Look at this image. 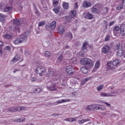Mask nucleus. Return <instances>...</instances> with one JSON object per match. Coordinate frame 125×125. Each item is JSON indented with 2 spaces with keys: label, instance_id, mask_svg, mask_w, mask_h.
Masks as SVG:
<instances>
[{
  "label": "nucleus",
  "instance_id": "49530a36",
  "mask_svg": "<svg viewBox=\"0 0 125 125\" xmlns=\"http://www.w3.org/2000/svg\"><path fill=\"white\" fill-rule=\"evenodd\" d=\"M0 9L2 11H3V9H4V7H3V3H0Z\"/></svg>",
  "mask_w": 125,
  "mask_h": 125
},
{
  "label": "nucleus",
  "instance_id": "39448f33",
  "mask_svg": "<svg viewBox=\"0 0 125 125\" xmlns=\"http://www.w3.org/2000/svg\"><path fill=\"white\" fill-rule=\"evenodd\" d=\"M77 15V10H73L69 13V16H67L65 17L67 22H72V20H74V17Z\"/></svg>",
  "mask_w": 125,
  "mask_h": 125
},
{
  "label": "nucleus",
  "instance_id": "e433bc0d",
  "mask_svg": "<svg viewBox=\"0 0 125 125\" xmlns=\"http://www.w3.org/2000/svg\"><path fill=\"white\" fill-rule=\"evenodd\" d=\"M79 96V92H74L72 93V96L73 97H77Z\"/></svg>",
  "mask_w": 125,
  "mask_h": 125
},
{
  "label": "nucleus",
  "instance_id": "69168bd1",
  "mask_svg": "<svg viewBox=\"0 0 125 125\" xmlns=\"http://www.w3.org/2000/svg\"><path fill=\"white\" fill-rule=\"evenodd\" d=\"M111 64H112V62H107V66L108 67H110L111 66Z\"/></svg>",
  "mask_w": 125,
  "mask_h": 125
},
{
  "label": "nucleus",
  "instance_id": "680f3d73",
  "mask_svg": "<svg viewBox=\"0 0 125 125\" xmlns=\"http://www.w3.org/2000/svg\"><path fill=\"white\" fill-rule=\"evenodd\" d=\"M86 81L85 79H84L82 81V84H83H83H85V83H86Z\"/></svg>",
  "mask_w": 125,
  "mask_h": 125
},
{
  "label": "nucleus",
  "instance_id": "393cba45",
  "mask_svg": "<svg viewBox=\"0 0 125 125\" xmlns=\"http://www.w3.org/2000/svg\"><path fill=\"white\" fill-rule=\"evenodd\" d=\"M81 71L83 74H87V72H88V69H87V68L86 67H82L81 68Z\"/></svg>",
  "mask_w": 125,
  "mask_h": 125
},
{
  "label": "nucleus",
  "instance_id": "6e6d98bb",
  "mask_svg": "<svg viewBox=\"0 0 125 125\" xmlns=\"http://www.w3.org/2000/svg\"><path fill=\"white\" fill-rule=\"evenodd\" d=\"M104 104H105V105L106 106V107H110V106H111V104H110L107 102H104Z\"/></svg>",
  "mask_w": 125,
  "mask_h": 125
},
{
  "label": "nucleus",
  "instance_id": "a878e982",
  "mask_svg": "<svg viewBox=\"0 0 125 125\" xmlns=\"http://www.w3.org/2000/svg\"><path fill=\"white\" fill-rule=\"evenodd\" d=\"M65 37L69 39V41H71L73 39V34L71 32H68L66 34Z\"/></svg>",
  "mask_w": 125,
  "mask_h": 125
},
{
  "label": "nucleus",
  "instance_id": "6e6552de",
  "mask_svg": "<svg viewBox=\"0 0 125 125\" xmlns=\"http://www.w3.org/2000/svg\"><path fill=\"white\" fill-rule=\"evenodd\" d=\"M13 11V6L12 5H6L3 9V12H8L9 14Z\"/></svg>",
  "mask_w": 125,
  "mask_h": 125
},
{
  "label": "nucleus",
  "instance_id": "473e14b6",
  "mask_svg": "<svg viewBox=\"0 0 125 125\" xmlns=\"http://www.w3.org/2000/svg\"><path fill=\"white\" fill-rule=\"evenodd\" d=\"M59 4V2L56 0H53V5L54 7H56Z\"/></svg>",
  "mask_w": 125,
  "mask_h": 125
},
{
  "label": "nucleus",
  "instance_id": "0eeeda50",
  "mask_svg": "<svg viewBox=\"0 0 125 125\" xmlns=\"http://www.w3.org/2000/svg\"><path fill=\"white\" fill-rule=\"evenodd\" d=\"M46 71V69L45 67L42 66H38L36 69L37 74H39L40 75L43 74V73H45Z\"/></svg>",
  "mask_w": 125,
  "mask_h": 125
},
{
  "label": "nucleus",
  "instance_id": "c756f323",
  "mask_svg": "<svg viewBox=\"0 0 125 125\" xmlns=\"http://www.w3.org/2000/svg\"><path fill=\"white\" fill-rule=\"evenodd\" d=\"M118 92L117 90H115L111 92L110 94H111L112 96H110V97H113L115 96H117V94H118Z\"/></svg>",
  "mask_w": 125,
  "mask_h": 125
},
{
  "label": "nucleus",
  "instance_id": "c9c22d12",
  "mask_svg": "<svg viewBox=\"0 0 125 125\" xmlns=\"http://www.w3.org/2000/svg\"><path fill=\"white\" fill-rule=\"evenodd\" d=\"M45 24V21H43L41 22H39L38 23L39 27H42Z\"/></svg>",
  "mask_w": 125,
  "mask_h": 125
},
{
  "label": "nucleus",
  "instance_id": "5fc2aeb1",
  "mask_svg": "<svg viewBox=\"0 0 125 125\" xmlns=\"http://www.w3.org/2000/svg\"><path fill=\"white\" fill-rule=\"evenodd\" d=\"M104 13H108V7L104 8Z\"/></svg>",
  "mask_w": 125,
  "mask_h": 125
},
{
  "label": "nucleus",
  "instance_id": "58836bf2",
  "mask_svg": "<svg viewBox=\"0 0 125 125\" xmlns=\"http://www.w3.org/2000/svg\"><path fill=\"white\" fill-rule=\"evenodd\" d=\"M22 110H26L25 106H18V111H21Z\"/></svg>",
  "mask_w": 125,
  "mask_h": 125
},
{
  "label": "nucleus",
  "instance_id": "bb28decb",
  "mask_svg": "<svg viewBox=\"0 0 125 125\" xmlns=\"http://www.w3.org/2000/svg\"><path fill=\"white\" fill-rule=\"evenodd\" d=\"M87 44H88V42H84L82 45V50H85V49H86Z\"/></svg>",
  "mask_w": 125,
  "mask_h": 125
},
{
  "label": "nucleus",
  "instance_id": "aec40b11",
  "mask_svg": "<svg viewBox=\"0 0 125 125\" xmlns=\"http://www.w3.org/2000/svg\"><path fill=\"white\" fill-rule=\"evenodd\" d=\"M58 32L59 34H62L64 32H65V29H64V27L62 25H60L59 26V28H58Z\"/></svg>",
  "mask_w": 125,
  "mask_h": 125
},
{
  "label": "nucleus",
  "instance_id": "423d86ee",
  "mask_svg": "<svg viewBox=\"0 0 125 125\" xmlns=\"http://www.w3.org/2000/svg\"><path fill=\"white\" fill-rule=\"evenodd\" d=\"M101 6H98V5L96 4L91 8V11L93 14H97L101 12Z\"/></svg>",
  "mask_w": 125,
  "mask_h": 125
},
{
  "label": "nucleus",
  "instance_id": "4c0bfd02",
  "mask_svg": "<svg viewBox=\"0 0 125 125\" xmlns=\"http://www.w3.org/2000/svg\"><path fill=\"white\" fill-rule=\"evenodd\" d=\"M62 59H63V57L62 56V55H61L60 56L58 57L57 60V62H58V63H60V62H61Z\"/></svg>",
  "mask_w": 125,
  "mask_h": 125
},
{
  "label": "nucleus",
  "instance_id": "13d9d810",
  "mask_svg": "<svg viewBox=\"0 0 125 125\" xmlns=\"http://www.w3.org/2000/svg\"><path fill=\"white\" fill-rule=\"evenodd\" d=\"M85 81H86V82H88V81H90V80H91V77H87L86 78L84 79Z\"/></svg>",
  "mask_w": 125,
  "mask_h": 125
},
{
  "label": "nucleus",
  "instance_id": "20e7f679",
  "mask_svg": "<svg viewBox=\"0 0 125 125\" xmlns=\"http://www.w3.org/2000/svg\"><path fill=\"white\" fill-rule=\"evenodd\" d=\"M120 43H117L115 45L116 49H118L116 55L119 58L122 57V56L125 58V52H124L123 48H120Z\"/></svg>",
  "mask_w": 125,
  "mask_h": 125
},
{
  "label": "nucleus",
  "instance_id": "1a4fd4ad",
  "mask_svg": "<svg viewBox=\"0 0 125 125\" xmlns=\"http://www.w3.org/2000/svg\"><path fill=\"white\" fill-rule=\"evenodd\" d=\"M74 67L72 65H68L66 67V72L69 76L74 75Z\"/></svg>",
  "mask_w": 125,
  "mask_h": 125
},
{
  "label": "nucleus",
  "instance_id": "2f4dec72",
  "mask_svg": "<svg viewBox=\"0 0 125 125\" xmlns=\"http://www.w3.org/2000/svg\"><path fill=\"white\" fill-rule=\"evenodd\" d=\"M3 37L4 39H6V40H11L12 39L11 35L7 34L4 35Z\"/></svg>",
  "mask_w": 125,
  "mask_h": 125
},
{
  "label": "nucleus",
  "instance_id": "dca6fc26",
  "mask_svg": "<svg viewBox=\"0 0 125 125\" xmlns=\"http://www.w3.org/2000/svg\"><path fill=\"white\" fill-rule=\"evenodd\" d=\"M121 27L119 26H116L114 27L113 33L115 36H117V34H118L119 32L121 31Z\"/></svg>",
  "mask_w": 125,
  "mask_h": 125
},
{
  "label": "nucleus",
  "instance_id": "b1692460",
  "mask_svg": "<svg viewBox=\"0 0 125 125\" xmlns=\"http://www.w3.org/2000/svg\"><path fill=\"white\" fill-rule=\"evenodd\" d=\"M25 120H26V119H25V118L21 117V118H20L19 119H16L14 120V121L16 123H23V122H25Z\"/></svg>",
  "mask_w": 125,
  "mask_h": 125
},
{
  "label": "nucleus",
  "instance_id": "338daca9",
  "mask_svg": "<svg viewBox=\"0 0 125 125\" xmlns=\"http://www.w3.org/2000/svg\"><path fill=\"white\" fill-rule=\"evenodd\" d=\"M53 117H58L59 115L57 114H54L52 115Z\"/></svg>",
  "mask_w": 125,
  "mask_h": 125
},
{
  "label": "nucleus",
  "instance_id": "72a5a7b5",
  "mask_svg": "<svg viewBox=\"0 0 125 125\" xmlns=\"http://www.w3.org/2000/svg\"><path fill=\"white\" fill-rule=\"evenodd\" d=\"M104 88V85L102 84L97 87V90L98 91H101Z\"/></svg>",
  "mask_w": 125,
  "mask_h": 125
},
{
  "label": "nucleus",
  "instance_id": "cd10ccee",
  "mask_svg": "<svg viewBox=\"0 0 125 125\" xmlns=\"http://www.w3.org/2000/svg\"><path fill=\"white\" fill-rule=\"evenodd\" d=\"M120 62V60H119V59H116L112 62V64L113 66H117V65H118V64H119Z\"/></svg>",
  "mask_w": 125,
  "mask_h": 125
},
{
  "label": "nucleus",
  "instance_id": "4d7b16f0",
  "mask_svg": "<svg viewBox=\"0 0 125 125\" xmlns=\"http://www.w3.org/2000/svg\"><path fill=\"white\" fill-rule=\"evenodd\" d=\"M57 104H62V103H63L62 102V100H58L56 101Z\"/></svg>",
  "mask_w": 125,
  "mask_h": 125
},
{
  "label": "nucleus",
  "instance_id": "052dcab7",
  "mask_svg": "<svg viewBox=\"0 0 125 125\" xmlns=\"http://www.w3.org/2000/svg\"><path fill=\"white\" fill-rule=\"evenodd\" d=\"M64 121H65L66 122H71V118H66V119H64Z\"/></svg>",
  "mask_w": 125,
  "mask_h": 125
},
{
  "label": "nucleus",
  "instance_id": "09e8293b",
  "mask_svg": "<svg viewBox=\"0 0 125 125\" xmlns=\"http://www.w3.org/2000/svg\"><path fill=\"white\" fill-rule=\"evenodd\" d=\"M78 124L79 125H82V124H84V120L83 119L78 121Z\"/></svg>",
  "mask_w": 125,
  "mask_h": 125
},
{
  "label": "nucleus",
  "instance_id": "bf43d9fd",
  "mask_svg": "<svg viewBox=\"0 0 125 125\" xmlns=\"http://www.w3.org/2000/svg\"><path fill=\"white\" fill-rule=\"evenodd\" d=\"M114 23H115V21H112L110 22L109 24V27H111V26H112V25H114Z\"/></svg>",
  "mask_w": 125,
  "mask_h": 125
},
{
  "label": "nucleus",
  "instance_id": "5701e85b",
  "mask_svg": "<svg viewBox=\"0 0 125 125\" xmlns=\"http://www.w3.org/2000/svg\"><path fill=\"white\" fill-rule=\"evenodd\" d=\"M60 6L58 7H55L53 8V11L56 13V14H58V13L60 11Z\"/></svg>",
  "mask_w": 125,
  "mask_h": 125
},
{
  "label": "nucleus",
  "instance_id": "9b49d317",
  "mask_svg": "<svg viewBox=\"0 0 125 125\" xmlns=\"http://www.w3.org/2000/svg\"><path fill=\"white\" fill-rule=\"evenodd\" d=\"M110 50V46L108 45H105L103 46L102 48V53H104V54H107L109 52Z\"/></svg>",
  "mask_w": 125,
  "mask_h": 125
},
{
  "label": "nucleus",
  "instance_id": "3c124183",
  "mask_svg": "<svg viewBox=\"0 0 125 125\" xmlns=\"http://www.w3.org/2000/svg\"><path fill=\"white\" fill-rule=\"evenodd\" d=\"M74 7V9H78V7H79L78 3H77V2L75 3Z\"/></svg>",
  "mask_w": 125,
  "mask_h": 125
},
{
  "label": "nucleus",
  "instance_id": "ddd939ff",
  "mask_svg": "<svg viewBox=\"0 0 125 125\" xmlns=\"http://www.w3.org/2000/svg\"><path fill=\"white\" fill-rule=\"evenodd\" d=\"M47 89H48L49 90H50L51 91H54L56 90L57 88L56 87V84L53 83L50 86H47Z\"/></svg>",
  "mask_w": 125,
  "mask_h": 125
},
{
  "label": "nucleus",
  "instance_id": "f03ea898",
  "mask_svg": "<svg viewBox=\"0 0 125 125\" xmlns=\"http://www.w3.org/2000/svg\"><path fill=\"white\" fill-rule=\"evenodd\" d=\"M29 32L27 31L21 34V38H18L13 41L14 43L16 45H18L20 43H22L23 42H24V41H26V40H27V37L29 36Z\"/></svg>",
  "mask_w": 125,
  "mask_h": 125
},
{
  "label": "nucleus",
  "instance_id": "7c9ffc66",
  "mask_svg": "<svg viewBox=\"0 0 125 125\" xmlns=\"http://www.w3.org/2000/svg\"><path fill=\"white\" fill-rule=\"evenodd\" d=\"M4 19H5V16L3 15L2 14L0 13V22H4Z\"/></svg>",
  "mask_w": 125,
  "mask_h": 125
},
{
  "label": "nucleus",
  "instance_id": "864d4df0",
  "mask_svg": "<svg viewBox=\"0 0 125 125\" xmlns=\"http://www.w3.org/2000/svg\"><path fill=\"white\" fill-rule=\"evenodd\" d=\"M14 58L17 60L18 61H19L20 60V56L18 55H16L14 57Z\"/></svg>",
  "mask_w": 125,
  "mask_h": 125
},
{
  "label": "nucleus",
  "instance_id": "79ce46f5",
  "mask_svg": "<svg viewBox=\"0 0 125 125\" xmlns=\"http://www.w3.org/2000/svg\"><path fill=\"white\" fill-rule=\"evenodd\" d=\"M41 91H42V89H41V88H37L35 89V93H39Z\"/></svg>",
  "mask_w": 125,
  "mask_h": 125
},
{
  "label": "nucleus",
  "instance_id": "e2e57ef3",
  "mask_svg": "<svg viewBox=\"0 0 125 125\" xmlns=\"http://www.w3.org/2000/svg\"><path fill=\"white\" fill-rule=\"evenodd\" d=\"M104 24H105L104 25V26H105V29H106V30H107V21H104Z\"/></svg>",
  "mask_w": 125,
  "mask_h": 125
},
{
  "label": "nucleus",
  "instance_id": "9d476101",
  "mask_svg": "<svg viewBox=\"0 0 125 125\" xmlns=\"http://www.w3.org/2000/svg\"><path fill=\"white\" fill-rule=\"evenodd\" d=\"M83 15H84V18H85V19H87V20H91V19L93 18V15H92V14L89 12H84Z\"/></svg>",
  "mask_w": 125,
  "mask_h": 125
},
{
  "label": "nucleus",
  "instance_id": "de8ad7c7",
  "mask_svg": "<svg viewBox=\"0 0 125 125\" xmlns=\"http://www.w3.org/2000/svg\"><path fill=\"white\" fill-rule=\"evenodd\" d=\"M5 50H8V51H10L11 48L10 46H6L5 48Z\"/></svg>",
  "mask_w": 125,
  "mask_h": 125
},
{
  "label": "nucleus",
  "instance_id": "2eb2a0df",
  "mask_svg": "<svg viewBox=\"0 0 125 125\" xmlns=\"http://www.w3.org/2000/svg\"><path fill=\"white\" fill-rule=\"evenodd\" d=\"M47 75L49 77H52L53 75L55 76V71H54V69L49 68Z\"/></svg>",
  "mask_w": 125,
  "mask_h": 125
},
{
  "label": "nucleus",
  "instance_id": "0e129e2a",
  "mask_svg": "<svg viewBox=\"0 0 125 125\" xmlns=\"http://www.w3.org/2000/svg\"><path fill=\"white\" fill-rule=\"evenodd\" d=\"M123 6H125V0H122V2L121 4Z\"/></svg>",
  "mask_w": 125,
  "mask_h": 125
},
{
  "label": "nucleus",
  "instance_id": "a19ab883",
  "mask_svg": "<svg viewBox=\"0 0 125 125\" xmlns=\"http://www.w3.org/2000/svg\"><path fill=\"white\" fill-rule=\"evenodd\" d=\"M124 7V6L122 4H120L118 5V6L117 7L116 9L117 10H121Z\"/></svg>",
  "mask_w": 125,
  "mask_h": 125
},
{
  "label": "nucleus",
  "instance_id": "603ef678",
  "mask_svg": "<svg viewBox=\"0 0 125 125\" xmlns=\"http://www.w3.org/2000/svg\"><path fill=\"white\" fill-rule=\"evenodd\" d=\"M18 61V60H16V59L15 57H14L13 60L11 61L12 63H16V62H17Z\"/></svg>",
  "mask_w": 125,
  "mask_h": 125
},
{
  "label": "nucleus",
  "instance_id": "a211bd4d",
  "mask_svg": "<svg viewBox=\"0 0 125 125\" xmlns=\"http://www.w3.org/2000/svg\"><path fill=\"white\" fill-rule=\"evenodd\" d=\"M83 6L85 8H88V7H90V6H91V3L86 1H84L83 3Z\"/></svg>",
  "mask_w": 125,
  "mask_h": 125
},
{
  "label": "nucleus",
  "instance_id": "ea45409f",
  "mask_svg": "<svg viewBox=\"0 0 125 125\" xmlns=\"http://www.w3.org/2000/svg\"><path fill=\"white\" fill-rule=\"evenodd\" d=\"M95 67L97 69L99 68V67H100V62L99 61H97L96 62V64L95 65Z\"/></svg>",
  "mask_w": 125,
  "mask_h": 125
},
{
  "label": "nucleus",
  "instance_id": "c03bdc74",
  "mask_svg": "<svg viewBox=\"0 0 125 125\" xmlns=\"http://www.w3.org/2000/svg\"><path fill=\"white\" fill-rule=\"evenodd\" d=\"M110 40V35H107L104 39L105 42H108Z\"/></svg>",
  "mask_w": 125,
  "mask_h": 125
},
{
  "label": "nucleus",
  "instance_id": "f8f14e48",
  "mask_svg": "<svg viewBox=\"0 0 125 125\" xmlns=\"http://www.w3.org/2000/svg\"><path fill=\"white\" fill-rule=\"evenodd\" d=\"M7 30L8 32H20V28L19 27H14L12 29V26H10L7 28Z\"/></svg>",
  "mask_w": 125,
  "mask_h": 125
},
{
  "label": "nucleus",
  "instance_id": "f3484780",
  "mask_svg": "<svg viewBox=\"0 0 125 125\" xmlns=\"http://www.w3.org/2000/svg\"><path fill=\"white\" fill-rule=\"evenodd\" d=\"M120 35L122 36V37H125V24H123L121 25Z\"/></svg>",
  "mask_w": 125,
  "mask_h": 125
},
{
  "label": "nucleus",
  "instance_id": "6ab92c4d",
  "mask_svg": "<svg viewBox=\"0 0 125 125\" xmlns=\"http://www.w3.org/2000/svg\"><path fill=\"white\" fill-rule=\"evenodd\" d=\"M101 97H111L112 94L110 93L103 92L100 94Z\"/></svg>",
  "mask_w": 125,
  "mask_h": 125
},
{
  "label": "nucleus",
  "instance_id": "f257e3e1",
  "mask_svg": "<svg viewBox=\"0 0 125 125\" xmlns=\"http://www.w3.org/2000/svg\"><path fill=\"white\" fill-rule=\"evenodd\" d=\"M85 110L86 111H95V110H100L101 111H105L106 107L104 105L100 104H93L88 105L85 107Z\"/></svg>",
  "mask_w": 125,
  "mask_h": 125
},
{
  "label": "nucleus",
  "instance_id": "8fccbe9b",
  "mask_svg": "<svg viewBox=\"0 0 125 125\" xmlns=\"http://www.w3.org/2000/svg\"><path fill=\"white\" fill-rule=\"evenodd\" d=\"M77 121V117L70 118V122H76Z\"/></svg>",
  "mask_w": 125,
  "mask_h": 125
},
{
  "label": "nucleus",
  "instance_id": "c85d7f7f",
  "mask_svg": "<svg viewBox=\"0 0 125 125\" xmlns=\"http://www.w3.org/2000/svg\"><path fill=\"white\" fill-rule=\"evenodd\" d=\"M62 6L64 9H68V8H69V3L63 2Z\"/></svg>",
  "mask_w": 125,
  "mask_h": 125
},
{
  "label": "nucleus",
  "instance_id": "4468645a",
  "mask_svg": "<svg viewBox=\"0 0 125 125\" xmlns=\"http://www.w3.org/2000/svg\"><path fill=\"white\" fill-rule=\"evenodd\" d=\"M16 111H18V106H13L5 110V112H16Z\"/></svg>",
  "mask_w": 125,
  "mask_h": 125
},
{
  "label": "nucleus",
  "instance_id": "37998d69",
  "mask_svg": "<svg viewBox=\"0 0 125 125\" xmlns=\"http://www.w3.org/2000/svg\"><path fill=\"white\" fill-rule=\"evenodd\" d=\"M62 103H65L66 102H70V101H71V99H62Z\"/></svg>",
  "mask_w": 125,
  "mask_h": 125
},
{
  "label": "nucleus",
  "instance_id": "a18cd8bd",
  "mask_svg": "<svg viewBox=\"0 0 125 125\" xmlns=\"http://www.w3.org/2000/svg\"><path fill=\"white\" fill-rule=\"evenodd\" d=\"M31 80L32 82H36V81H37V77L36 76L32 77L31 78Z\"/></svg>",
  "mask_w": 125,
  "mask_h": 125
},
{
  "label": "nucleus",
  "instance_id": "4be33fe9",
  "mask_svg": "<svg viewBox=\"0 0 125 125\" xmlns=\"http://www.w3.org/2000/svg\"><path fill=\"white\" fill-rule=\"evenodd\" d=\"M13 23L14 26H16L15 28H18V26L20 25V21L18 19H15L13 20Z\"/></svg>",
  "mask_w": 125,
  "mask_h": 125
},
{
  "label": "nucleus",
  "instance_id": "412c9836",
  "mask_svg": "<svg viewBox=\"0 0 125 125\" xmlns=\"http://www.w3.org/2000/svg\"><path fill=\"white\" fill-rule=\"evenodd\" d=\"M49 27L51 30H54L56 28V21H53L50 24Z\"/></svg>",
  "mask_w": 125,
  "mask_h": 125
},
{
  "label": "nucleus",
  "instance_id": "f704fd0d",
  "mask_svg": "<svg viewBox=\"0 0 125 125\" xmlns=\"http://www.w3.org/2000/svg\"><path fill=\"white\" fill-rule=\"evenodd\" d=\"M44 56L45 57H50V56H51V53L49 51H46L45 52Z\"/></svg>",
  "mask_w": 125,
  "mask_h": 125
},
{
  "label": "nucleus",
  "instance_id": "774afa93",
  "mask_svg": "<svg viewBox=\"0 0 125 125\" xmlns=\"http://www.w3.org/2000/svg\"><path fill=\"white\" fill-rule=\"evenodd\" d=\"M35 13H36V14L39 15V11H38L37 9H36V10L35 11Z\"/></svg>",
  "mask_w": 125,
  "mask_h": 125
},
{
  "label": "nucleus",
  "instance_id": "7ed1b4c3",
  "mask_svg": "<svg viewBox=\"0 0 125 125\" xmlns=\"http://www.w3.org/2000/svg\"><path fill=\"white\" fill-rule=\"evenodd\" d=\"M81 64L83 66H87L89 68L93 67V61L87 58L82 59L81 60Z\"/></svg>",
  "mask_w": 125,
  "mask_h": 125
}]
</instances>
